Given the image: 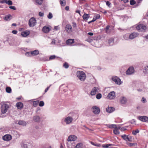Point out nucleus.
<instances>
[{
  "mask_svg": "<svg viewBox=\"0 0 148 148\" xmlns=\"http://www.w3.org/2000/svg\"><path fill=\"white\" fill-rule=\"evenodd\" d=\"M63 66L66 69L68 68L69 67L68 64L66 62L64 63Z\"/></svg>",
  "mask_w": 148,
  "mask_h": 148,
  "instance_id": "42",
  "label": "nucleus"
},
{
  "mask_svg": "<svg viewBox=\"0 0 148 148\" xmlns=\"http://www.w3.org/2000/svg\"><path fill=\"white\" fill-rule=\"evenodd\" d=\"M137 30L139 32H144L146 29V27L143 25H139L136 27Z\"/></svg>",
  "mask_w": 148,
  "mask_h": 148,
  "instance_id": "6",
  "label": "nucleus"
},
{
  "mask_svg": "<svg viewBox=\"0 0 148 148\" xmlns=\"http://www.w3.org/2000/svg\"><path fill=\"white\" fill-rule=\"evenodd\" d=\"M134 70L132 67H130L128 69L126 72V74L127 75H131L134 73Z\"/></svg>",
  "mask_w": 148,
  "mask_h": 148,
  "instance_id": "8",
  "label": "nucleus"
},
{
  "mask_svg": "<svg viewBox=\"0 0 148 148\" xmlns=\"http://www.w3.org/2000/svg\"><path fill=\"white\" fill-rule=\"evenodd\" d=\"M115 92L114 91H112L108 95V97L110 99H112L115 98Z\"/></svg>",
  "mask_w": 148,
  "mask_h": 148,
  "instance_id": "13",
  "label": "nucleus"
},
{
  "mask_svg": "<svg viewBox=\"0 0 148 148\" xmlns=\"http://www.w3.org/2000/svg\"><path fill=\"white\" fill-rule=\"evenodd\" d=\"M44 13L41 12L39 13V15L40 16H44Z\"/></svg>",
  "mask_w": 148,
  "mask_h": 148,
  "instance_id": "54",
  "label": "nucleus"
},
{
  "mask_svg": "<svg viewBox=\"0 0 148 148\" xmlns=\"http://www.w3.org/2000/svg\"><path fill=\"white\" fill-rule=\"evenodd\" d=\"M43 32L46 33H48L50 30V29L48 27L46 26H44L42 28Z\"/></svg>",
  "mask_w": 148,
  "mask_h": 148,
  "instance_id": "17",
  "label": "nucleus"
},
{
  "mask_svg": "<svg viewBox=\"0 0 148 148\" xmlns=\"http://www.w3.org/2000/svg\"><path fill=\"white\" fill-rule=\"evenodd\" d=\"M76 75L78 78L81 81H84L86 79V75L83 71H78L77 72Z\"/></svg>",
  "mask_w": 148,
  "mask_h": 148,
  "instance_id": "1",
  "label": "nucleus"
},
{
  "mask_svg": "<svg viewBox=\"0 0 148 148\" xmlns=\"http://www.w3.org/2000/svg\"><path fill=\"white\" fill-rule=\"evenodd\" d=\"M1 104V112L2 114H4L7 112L9 106L8 105L5 104L4 102H2Z\"/></svg>",
  "mask_w": 148,
  "mask_h": 148,
  "instance_id": "2",
  "label": "nucleus"
},
{
  "mask_svg": "<svg viewBox=\"0 0 148 148\" xmlns=\"http://www.w3.org/2000/svg\"><path fill=\"white\" fill-rule=\"evenodd\" d=\"M73 24V26L74 27H77V24L75 22H73L72 23Z\"/></svg>",
  "mask_w": 148,
  "mask_h": 148,
  "instance_id": "58",
  "label": "nucleus"
},
{
  "mask_svg": "<svg viewBox=\"0 0 148 148\" xmlns=\"http://www.w3.org/2000/svg\"><path fill=\"white\" fill-rule=\"evenodd\" d=\"M9 8L11 9L14 10H16V8L14 6H10L9 7Z\"/></svg>",
  "mask_w": 148,
  "mask_h": 148,
  "instance_id": "57",
  "label": "nucleus"
},
{
  "mask_svg": "<svg viewBox=\"0 0 148 148\" xmlns=\"http://www.w3.org/2000/svg\"><path fill=\"white\" fill-rule=\"evenodd\" d=\"M130 3L131 5H133L136 3V2L134 0H131L130 1Z\"/></svg>",
  "mask_w": 148,
  "mask_h": 148,
  "instance_id": "49",
  "label": "nucleus"
},
{
  "mask_svg": "<svg viewBox=\"0 0 148 148\" xmlns=\"http://www.w3.org/2000/svg\"><path fill=\"white\" fill-rule=\"evenodd\" d=\"M138 119L141 121L148 123V117L147 116H139Z\"/></svg>",
  "mask_w": 148,
  "mask_h": 148,
  "instance_id": "9",
  "label": "nucleus"
},
{
  "mask_svg": "<svg viewBox=\"0 0 148 148\" xmlns=\"http://www.w3.org/2000/svg\"><path fill=\"white\" fill-rule=\"evenodd\" d=\"M106 125L110 128H114L115 129L117 128V126L115 124L107 125Z\"/></svg>",
  "mask_w": 148,
  "mask_h": 148,
  "instance_id": "26",
  "label": "nucleus"
},
{
  "mask_svg": "<svg viewBox=\"0 0 148 148\" xmlns=\"http://www.w3.org/2000/svg\"><path fill=\"white\" fill-rule=\"evenodd\" d=\"M60 3L62 6H64L66 5L65 1V0H60Z\"/></svg>",
  "mask_w": 148,
  "mask_h": 148,
  "instance_id": "33",
  "label": "nucleus"
},
{
  "mask_svg": "<svg viewBox=\"0 0 148 148\" xmlns=\"http://www.w3.org/2000/svg\"><path fill=\"white\" fill-rule=\"evenodd\" d=\"M91 109L92 112L95 114H97L100 113V108L97 106H93Z\"/></svg>",
  "mask_w": 148,
  "mask_h": 148,
  "instance_id": "7",
  "label": "nucleus"
},
{
  "mask_svg": "<svg viewBox=\"0 0 148 148\" xmlns=\"http://www.w3.org/2000/svg\"><path fill=\"white\" fill-rule=\"evenodd\" d=\"M112 79V80L114 81L115 84L120 85L122 84V82L121 79L118 77L116 76H114L113 77Z\"/></svg>",
  "mask_w": 148,
  "mask_h": 148,
  "instance_id": "4",
  "label": "nucleus"
},
{
  "mask_svg": "<svg viewBox=\"0 0 148 148\" xmlns=\"http://www.w3.org/2000/svg\"><path fill=\"white\" fill-rule=\"evenodd\" d=\"M106 5L110 7L111 4L108 1H107L106 2Z\"/></svg>",
  "mask_w": 148,
  "mask_h": 148,
  "instance_id": "55",
  "label": "nucleus"
},
{
  "mask_svg": "<svg viewBox=\"0 0 148 148\" xmlns=\"http://www.w3.org/2000/svg\"><path fill=\"white\" fill-rule=\"evenodd\" d=\"M113 145L111 144H106L104 145L103 146V147L104 148H108L110 146H111Z\"/></svg>",
  "mask_w": 148,
  "mask_h": 148,
  "instance_id": "40",
  "label": "nucleus"
},
{
  "mask_svg": "<svg viewBox=\"0 0 148 148\" xmlns=\"http://www.w3.org/2000/svg\"><path fill=\"white\" fill-rule=\"evenodd\" d=\"M113 39H111L108 40V43L110 45H112L113 44Z\"/></svg>",
  "mask_w": 148,
  "mask_h": 148,
  "instance_id": "41",
  "label": "nucleus"
},
{
  "mask_svg": "<svg viewBox=\"0 0 148 148\" xmlns=\"http://www.w3.org/2000/svg\"><path fill=\"white\" fill-rule=\"evenodd\" d=\"M143 72L144 73H148V66H147L144 67Z\"/></svg>",
  "mask_w": 148,
  "mask_h": 148,
  "instance_id": "34",
  "label": "nucleus"
},
{
  "mask_svg": "<svg viewBox=\"0 0 148 148\" xmlns=\"http://www.w3.org/2000/svg\"><path fill=\"white\" fill-rule=\"evenodd\" d=\"M99 89L97 87H95L92 89L90 92V94L91 95H95L97 92H98Z\"/></svg>",
  "mask_w": 148,
  "mask_h": 148,
  "instance_id": "10",
  "label": "nucleus"
},
{
  "mask_svg": "<svg viewBox=\"0 0 148 148\" xmlns=\"http://www.w3.org/2000/svg\"><path fill=\"white\" fill-rule=\"evenodd\" d=\"M75 148H83L82 144L81 143H78L75 146Z\"/></svg>",
  "mask_w": 148,
  "mask_h": 148,
  "instance_id": "31",
  "label": "nucleus"
},
{
  "mask_svg": "<svg viewBox=\"0 0 148 148\" xmlns=\"http://www.w3.org/2000/svg\"><path fill=\"white\" fill-rule=\"evenodd\" d=\"M73 120L71 116H68L66 117L63 120V121L66 123V124H69L71 123Z\"/></svg>",
  "mask_w": 148,
  "mask_h": 148,
  "instance_id": "5",
  "label": "nucleus"
},
{
  "mask_svg": "<svg viewBox=\"0 0 148 148\" xmlns=\"http://www.w3.org/2000/svg\"><path fill=\"white\" fill-rule=\"evenodd\" d=\"M43 148H51V147L50 146H48L47 145H45L43 147Z\"/></svg>",
  "mask_w": 148,
  "mask_h": 148,
  "instance_id": "61",
  "label": "nucleus"
},
{
  "mask_svg": "<svg viewBox=\"0 0 148 148\" xmlns=\"http://www.w3.org/2000/svg\"><path fill=\"white\" fill-rule=\"evenodd\" d=\"M138 34L136 32H133L129 36V38L130 39L132 40L137 37L138 36Z\"/></svg>",
  "mask_w": 148,
  "mask_h": 148,
  "instance_id": "14",
  "label": "nucleus"
},
{
  "mask_svg": "<svg viewBox=\"0 0 148 148\" xmlns=\"http://www.w3.org/2000/svg\"><path fill=\"white\" fill-rule=\"evenodd\" d=\"M128 136L126 135V134H124L123 135H122L121 136V137L124 140L127 141V137H128Z\"/></svg>",
  "mask_w": 148,
  "mask_h": 148,
  "instance_id": "38",
  "label": "nucleus"
},
{
  "mask_svg": "<svg viewBox=\"0 0 148 148\" xmlns=\"http://www.w3.org/2000/svg\"><path fill=\"white\" fill-rule=\"evenodd\" d=\"M130 122L132 124H134L136 123V122L134 119L132 120Z\"/></svg>",
  "mask_w": 148,
  "mask_h": 148,
  "instance_id": "59",
  "label": "nucleus"
},
{
  "mask_svg": "<svg viewBox=\"0 0 148 148\" xmlns=\"http://www.w3.org/2000/svg\"><path fill=\"white\" fill-rule=\"evenodd\" d=\"M65 30L68 33H70L72 32V27L69 24L67 25L65 27Z\"/></svg>",
  "mask_w": 148,
  "mask_h": 148,
  "instance_id": "11",
  "label": "nucleus"
},
{
  "mask_svg": "<svg viewBox=\"0 0 148 148\" xmlns=\"http://www.w3.org/2000/svg\"><path fill=\"white\" fill-rule=\"evenodd\" d=\"M109 26H107L106 28V32L107 33L108 32V30L109 29Z\"/></svg>",
  "mask_w": 148,
  "mask_h": 148,
  "instance_id": "60",
  "label": "nucleus"
},
{
  "mask_svg": "<svg viewBox=\"0 0 148 148\" xmlns=\"http://www.w3.org/2000/svg\"><path fill=\"white\" fill-rule=\"evenodd\" d=\"M6 4H8L9 5H11L12 4V3L11 1L9 0L8 1Z\"/></svg>",
  "mask_w": 148,
  "mask_h": 148,
  "instance_id": "52",
  "label": "nucleus"
},
{
  "mask_svg": "<svg viewBox=\"0 0 148 148\" xmlns=\"http://www.w3.org/2000/svg\"><path fill=\"white\" fill-rule=\"evenodd\" d=\"M56 56L55 55H52L49 58V60H51L55 58Z\"/></svg>",
  "mask_w": 148,
  "mask_h": 148,
  "instance_id": "50",
  "label": "nucleus"
},
{
  "mask_svg": "<svg viewBox=\"0 0 148 148\" xmlns=\"http://www.w3.org/2000/svg\"><path fill=\"white\" fill-rule=\"evenodd\" d=\"M129 36L128 34H126L123 36V38L125 40H127L128 39V37Z\"/></svg>",
  "mask_w": 148,
  "mask_h": 148,
  "instance_id": "51",
  "label": "nucleus"
},
{
  "mask_svg": "<svg viewBox=\"0 0 148 148\" xmlns=\"http://www.w3.org/2000/svg\"><path fill=\"white\" fill-rule=\"evenodd\" d=\"M51 85L49 86V87H47L45 90V92H47V91H48V90H49V88H50V86H51Z\"/></svg>",
  "mask_w": 148,
  "mask_h": 148,
  "instance_id": "64",
  "label": "nucleus"
},
{
  "mask_svg": "<svg viewBox=\"0 0 148 148\" xmlns=\"http://www.w3.org/2000/svg\"><path fill=\"white\" fill-rule=\"evenodd\" d=\"M120 128V127H117L115 129H114L113 132L116 135L119 134H120V132L119 131V129Z\"/></svg>",
  "mask_w": 148,
  "mask_h": 148,
  "instance_id": "23",
  "label": "nucleus"
},
{
  "mask_svg": "<svg viewBox=\"0 0 148 148\" xmlns=\"http://www.w3.org/2000/svg\"><path fill=\"white\" fill-rule=\"evenodd\" d=\"M106 111L108 113H112L115 110L114 108L112 107H108L106 108Z\"/></svg>",
  "mask_w": 148,
  "mask_h": 148,
  "instance_id": "19",
  "label": "nucleus"
},
{
  "mask_svg": "<svg viewBox=\"0 0 148 148\" xmlns=\"http://www.w3.org/2000/svg\"><path fill=\"white\" fill-rule=\"evenodd\" d=\"M11 16L10 15L6 16L4 18L5 20L7 21H9L11 19Z\"/></svg>",
  "mask_w": 148,
  "mask_h": 148,
  "instance_id": "30",
  "label": "nucleus"
},
{
  "mask_svg": "<svg viewBox=\"0 0 148 148\" xmlns=\"http://www.w3.org/2000/svg\"><path fill=\"white\" fill-rule=\"evenodd\" d=\"M132 138L131 136H128L127 139V140L129 141H132Z\"/></svg>",
  "mask_w": 148,
  "mask_h": 148,
  "instance_id": "43",
  "label": "nucleus"
},
{
  "mask_svg": "<svg viewBox=\"0 0 148 148\" xmlns=\"http://www.w3.org/2000/svg\"><path fill=\"white\" fill-rule=\"evenodd\" d=\"M120 102L123 104H124L126 102L127 100L126 98L124 97L121 98L120 100Z\"/></svg>",
  "mask_w": 148,
  "mask_h": 148,
  "instance_id": "25",
  "label": "nucleus"
},
{
  "mask_svg": "<svg viewBox=\"0 0 148 148\" xmlns=\"http://www.w3.org/2000/svg\"><path fill=\"white\" fill-rule=\"evenodd\" d=\"M39 103V106L40 107L43 106L44 105V103L43 101H40Z\"/></svg>",
  "mask_w": 148,
  "mask_h": 148,
  "instance_id": "45",
  "label": "nucleus"
},
{
  "mask_svg": "<svg viewBox=\"0 0 148 148\" xmlns=\"http://www.w3.org/2000/svg\"><path fill=\"white\" fill-rule=\"evenodd\" d=\"M12 138V136L9 134H6L3 137V139L4 141H9Z\"/></svg>",
  "mask_w": 148,
  "mask_h": 148,
  "instance_id": "12",
  "label": "nucleus"
},
{
  "mask_svg": "<svg viewBox=\"0 0 148 148\" xmlns=\"http://www.w3.org/2000/svg\"><path fill=\"white\" fill-rule=\"evenodd\" d=\"M31 54L32 56H36L39 53V51L38 50H35L31 52Z\"/></svg>",
  "mask_w": 148,
  "mask_h": 148,
  "instance_id": "27",
  "label": "nucleus"
},
{
  "mask_svg": "<svg viewBox=\"0 0 148 148\" xmlns=\"http://www.w3.org/2000/svg\"><path fill=\"white\" fill-rule=\"evenodd\" d=\"M47 17L49 19H51L53 17V15L51 13H49V14L47 16Z\"/></svg>",
  "mask_w": 148,
  "mask_h": 148,
  "instance_id": "44",
  "label": "nucleus"
},
{
  "mask_svg": "<svg viewBox=\"0 0 148 148\" xmlns=\"http://www.w3.org/2000/svg\"><path fill=\"white\" fill-rule=\"evenodd\" d=\"M97 19L95 17V16H94L93 18V19L91 21L88 22V23L89 24L92 22H94Z\"/></svg>",
  "mask_w": 148,
  "mask_h": 148,
  "instance_id": "47",
  "label": "nucleus"
},
{
  "mask_svg": "<svg viewBox=\"0 0 148 148\" xmlns=\"http://www.w3.org/2000/svg\"><path fill=\"white\" fill-rule=\"evenodd\" d=\"M129 145L130 146L136 147L137 146V144L136 143H130Z\"/></svg>",
  "mask_w": 148,
  "mask_h": 148,
  "instance_id": "39",
  "label": "nucleus"
},
{
  "mask_svg": "<svg viewBox=\"0 0 148 148\" xmlns=\"http://www.w3.org/2000/svg\"><path fill=\"white\" fill-rule=\"evenodd\" d=\"M101 95L100 93L97 94L96 95V98L97 99H99L101 97Z\"/></svg>",
  "mask_w": 148,
  "mask_h": 148,
  "instance_id": "46",
  "label": "nucleus"
},
{
  "mask_svg": "<svg viewBox=\"0 0 148 148\" xmlns=\"http://www.w3.org/2000/svg\"><path fill=\"white\" fill-rule=\"evenodd\" d=\"M89 17V15L86 13H85L82 16L83 19L84 21H87Z\"/></svg>",
  "mask_w": 148,
  "mask_h": 148,
  "instance_id": "22",
  "label": "nucleus"
},
{
  "mask_svg": "<svg viewBox=\"0 0 148 148\" xmlns=\"http://www.w3.org/2000/svg\"><path fill=\"white\" fill-rule=\"evenodd\" d=\"M30 34V32L28 30H26L23 32L21 33V35L23 37H26L29 35Z\"/></svg>",
  "mask_w": 148,
  "mask_h": 148,
  "instance_id": "16",
  "label": "nucleus"
},
{
  "mask_svg": "<svg viewBox=\"0 0 148 148\" xmlns=\"http://www.w3.org/2000/svg\"><path fill=\"white\" fill-rule=\"evenodd\" d=\"M95 16L97 19L99 18L100 17V15L99 14H97Z\"/></svg>",
  "mask_w": 148,
  "mask_h": 148,
  "instance_id": "56",
  "label": "nucleus"
},
{
  "mask_svg": "<svg viewBox=\"0 0 148 148\" xmlns=\"http://www.w3.org/2000/svg\"><path fill=\"white\" fill-rule=\"evenodd\" d=\"M12 32L13 34H17V30H13L12 31Z\"/></svg>",
  "mask_w": 148,
  "mask_h": 148,
  "instance_id": "62",
  "label": "nucleus"
},
{
  "mask_svg": "<svg viewBox=\"0 0 148 148\" xmlns=\"http://www.w3.org/2000/svg\"><path fill=\"white\" fill-rule=\"evenodd\" d=\"M16 106L18 109H21L23 108V105L22 103L18 102L16 103Z\"/></svg>",
  "mask_w": 148,
  "mask_h": 148,
  "instance_id": "18",
  "label": "nucleus"
},
{
  "mask_svg": "<svg viewBox=\"0 0 148 148\" xmlns=\"http://www.w3.org/2000/svg\"><path fill=\"white\" fill-rule=\"evenodd\" d=\"M6 92L8 93H10L11 92V89L10 87H7L6 88Z\"/></svg>",
  "mask_w": 148,
  "mask_h": 148,
  "instance_id": "37",
  "label": "nucleus"
},
{
  "mask_svg": "<svg viewBox=\"0 0 148 148\" xmlns=\"http://www.w3.org/2000/svg\"><path fill=\"white\" fill-rule=\"evenodd\" d=\"M25 55L29 57L31 56L32 55V54L31 52H27L25 53Z\"/></svg>",
  "mask_w": 148,
  "mask_h": 148,
  "instance_id": "48",
  "label": "nucleus"
},
{
  "mask_svg": "<svg viewBox=\"0 0 148 148\" xmlns=\"http://www.w3.org/2000/svg\"><path fill=\"white\" fill-rule=\"evenodd\" d=\"M36 20L34 17H32L29 20L28 25L30 27H34L36 24Z\"/></svg>",
  "mask_w": 148,
  "mask_h": 148,
  "instance_id": "3",
  "label": "nucleus"
},
{
  "mask_svg": "<svg viewBox=\"0 0 148 148\" xmlns=\"http://www.w3.org/2000/svg\"><path fill=\"white\" fill-rule=\"evenodd\" d=\"M33 120L36 122H39L40 121V118L39 116H36L33 117Z\"/></svg>",
  "mask_w": 148,
  "mask_h": 148,
  "instance_id": "24",
  "label": "nucleus"
},
{
  "mask_svg": "<svg viewBox=\"0 0 148 148\" xmlns=\"http://www.w3.org/2000/svg\"><path fill=\"white\" fill-rule=\"evenodd\" d=\"M74 40L73 39H69L66 41V43L67 45H71L74 43Z\"/></svg>",
  "mask_w": 148,
  "mask_h": 148,
  "instance_id": "21",
  "label": "nucleus"
},
{
  "mask_svg": "<svg viewBox=\"0 0 148 148\" xmlns=\"http://www.w3.org/2000/svg\"><path fill=\"white\" fill-rule=\"evenodd\" d=\"M39 103V101L38 100L34 101L33 102V106L34 107H36L37 106Z\"/></svg>",
  "mask_w": 148,
  "mask_h": 148,
  "instance_id": "29",
  "label": "nucleus"
},
{
  "mask_svg": "<svg viewBox=\"0 0 148 148\" xmlns=\"http://www.w3.org/2000/svg\"><path fill=\"white\" fill-rule=\"evenodd\" d=\"M77 139V137L74 135L70 136L67 139L68 141H75Z\"/></svg>",
  "mask_w": 148,
  "mask_h": 148,
  "instance_id": "15",
  "label": "nucleus"
},
{
  "mask_svg": "<svg viewBox=\"0 0 148 148\" xmlns=\"http://www.w3.org/2000/svg\"><path fill=\"white\" fill-rule=\"evenodd\" d=\"M142 102H143V103H145L146 102V99L144 97H143L142 99Z\"/></svg>",
  "mask_w": 148,
  "mask_h": 148,
  "instance_id": "63",
  "label": "nucleus"
},
{
  "mask_svg": "<svg viewBox=\"0 0 148 148\" xmlns=\"http://www.w3.org/2000/svg\"><path fill=\"white\" fill-rule=\"evenodd\" d=\"M18 124L19 125H21L23 126H25L26 125V122L23 121H20L18 122Z\"/></svg>",
  "mask_w": 148,
  "mask_h": 148,
  "instance_id": "28",
  "label": "nucleus"
},
{
  "mask_svg": "<svg viewBox=\"0 0 148 148\" xmlns=\"http://www.w3.org/2000/svg\"><path fill=\"white\" fill-rule=\"evenodd\" d=\"M60 29V27L59 26H56L54 27V29L55 30H58Z\"/></svg>",
  "mask_w": 148,
  "mask_h": 148,
  "instance_id": "53",
  "label": "nucleus"
},
{
  "mask_svg": "<svg viewBox=\"0 0 148 148\" xmlns=\"http://www.w3.org/2000/svg\"><path fill=\"white\" fill-rule=\"evenodd\" d=\"M21 148H28V146L26 142L23 141L21 144Z\"/></svg>",
  "mask_w": 148,
  "mask_h": 148,
  "instance_id": "20",
  "label": "nucleus"
},
{
  "mask_svg": "<svg viewBox=\"0 0 148 148\" xmlns=\"http://www.w3.org/2000/svg\"><path fill=\"white\" fill-rule=\"evenodd\" d=\"M43 1V0H36V2L38 5H41Z\"/></svg>",
  "mask_w": 148,
  "mask_h": 148,
  "instance_id": "35",
  "label": "nucleus"
},
{
  "mask_svg": "<svg viewBox=\"0 0 148 148\" xmlns=\"http://www.w3.org/2000/svg\"><path fill=\"white\" fill-rule=\"evenodd\" d=\"M139 132V131L138 129H136L135 130H133L132 132V134L134 135H136L137 133Z\"/></svg>",
  "mask_w": 148,
  "mask_h": 148,
  "instance_id": "32",
  "label": "nucleus"
},
{
  "mask_svg": "<svg viewBox=\"0 0 148 148\" xmlns=\"http://www.w3.org/2000/svg\"><path fill=\"white\" fill-rule=\"evenodd\" d=\"M90 143L92 145L97 147H99L100 146V145L99 144H97L96 143H94L92 141L90 142Z\"/></svg>",
  "mask_w": 148,
  "mask_h": 148,
  "instance_id": "36",
  "label": "nucleus"
}]
</instances>
